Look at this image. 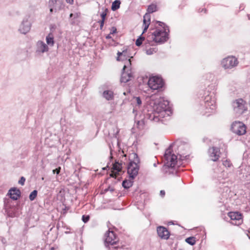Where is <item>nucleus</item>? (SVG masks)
I'll list each match as a JSON object with an SVG mask.
<instances>
[{"label": "nucleus", "instance_id": "49530a36", "mask_svg": "<svg viewBox=\"0 0 250 250\" xmlns=\"http://www.w3.org/2000/svg\"><path fill=\"white\" fill-rule=\"evenodd\" d=\"M111 146H112V147H114L113 145H112Z\"/></svg>", "mask_w": 250, "mask_h": 250}, {"label": "nucleus", "instance_id": "2f4dec72", "mask_svg": "<svg viewBox=\"0 0 250 250\" xmlns=\"http://www.w3.org/2000/svg\"><path fill=\"white\" fill-rule=\"evenodd\" d=\"M107 9H105V10H104V11H103L101 14V17L102 18V20H103V21H104L105 20L106 16L107 15Z\"/></svg>", "mask_w": 250, "mask_h": 250}, {"label": "nucleus", "instance_id": "c85d7f7f", "mask_svg": "<svg viewBox=\"0 0 250 250\" xmlns=\"http://www.w3.org/2000/svg\"><path fill=\"white\" fill-rule=\"evenodd\" d=\"M37 195V191L36 190H33L29 195V199L31 201L34 200Z\"/></svg>", "mask_w": 250, "mask_h": 250}, {"label": "nucleus", "instance_id": "ddd939ff", "mask_svg": "<svg viewBox=\"0 0 250 250\" xmlns=\"http://www.w3.org/2000/svg\"><path fill=\"white\" fill-rule=\"evenodd\" d=\"M31 25L30 17L29 16L25 17L23 18L19 26V31L23 34H26L30 31Z\"/></svg>", "mask_w": 250, "mask_h": 250}, {"label": "nucleus", "instance_id": "7c9ffc66", "mask_svg": "<svg viewBox=\"0 0 250 250\" xmlns=\"http://www.w3.org/2000/svg\"><path fill=\"white\" fill-rule=\"evenodd\" d=\"M223 164L226 167H230L232 165L230 161L228 160H226L225 161H224L223 162Z\"/></svg>", "mask_w": 250, "mask_h": 250}, {"label": "nucleus", "instance_id": "4c0bfd02", "mask_svg": "<svg viewBox=\"0 0 250 250\" xmlns=\"http://www.w3.org/2000/svg\"><path fill=\"white\" fill-rule=\"evenodd\" d=\"M109 147H110V150L111 157H112V155H113V149L111 145H109Z\"/></svg>", "mask_w": 250, "mask_h": 250}, {"label": "nucleus", "instance_id": "09e8293b", "mask_svg": "<svg viewBox=\"0 0 250 250\" xmlns=\"http://www.w3.org/2000/svg\"><path fill=\"white\" fill-rule=\"evenodd\" d=\"M51 250H54V249H53V248H52V249H51Z\"/></svg>", "mask_w": 250, "mask_h": 250}, {"label": "nucleus", "instance_id": "0eeeda50", "mask_svg": "<svg viewBox=\"0 0 250 250\" xmlns=\"http://www.w3.org/2000/svg\"><path fill=\"white\" fill-rule=\"evenodd\" d=\"M221 64L225 69H231L237 66L238 61L235 57L230 56L223 59Z\"/></svg>", "mask_w": 250, "mask_h": 250}, {"label": "nucleus", "instance_id": "4468645a", "mask_svg": "<svg viewBox=\"0 0 250 250\" xmlns=\"http://www.w3.org/2000/svg\"><path fill=\"white\" fill-rule=\"evenodd\" d=\"M228 216L230 218V223L232 225L238 226L243 222L242 215L238 212H230L228 213Z\"/></svg>", "mask_w": 250, "mask_h": 250}, {"label": "nucleus", "instance_id": "a19ab883", "mask_svg": "<svg viewBox=\"0 0 250 250\" xmlns=\"http://www.w3.org/2000/svg\"><path fill=\"white\" fill-rule=\"evenodd\" d=\"M165 194V192L164 190H161L160 191V195L163 197Z\"/></svg>", "mask_w": 250, "mask_h": 250}, {"label": "nucleus", "instance_id": "423d86ee", "mask_svg": "<svg viewBox=\"0 0 250 250\" xmlns=\"http://www.w3.org/2000/svg\"><path fill=\"white\" fill-rule=\"evenodd\" d=\"M233 110L236 115L239 116L247 110L246 103L242 99H238L232 104Z\"/></svg>", "mask_w": 250, "mask_h": 250}, {"label": "nucleus", "instance_id": "f3484780", "mask_svg": "<svg viewBox=\"0 0 250 250\" xmlns=\"http://www.w3.org/2000/svg\"><path fill=\"white\" fill-rule=\"evenodd\" d=\"M131 104L133 106V112L136 114L142 107V100L139 97H134L131 99Z\"/></svg>", "mask_w": 250, "mask_h": 250}, {"label": "nucleus", "instance_id": "72a5a7b5", "mask_svg": "<svg viewBox=\"0 0 250 250\" xmlns=\"http://www.w3.org/2000/svg\"><path fill=\"white\" fill-rule=\"evenodd\" d=\"M89 217L88 216H87L86 217L84 215L83 216V221L84 223L87 222L89 220Z\"/></svg>", "mask_w": 250, "mask_h": 250}, {"label": "nucleus", "instance_id": "bb28decb", "mask_svg": "<svg viewBox=\"0 0 250 250\" xmlns=\"http://www.w3.org/2000/svg\"><path fill=\"white\" fill-rule=\"evenodd\" d=\"M143 34L142 33L140 37L136 41V45L138 46H140L142 44L143 42L145 41V38L142 36Z\"/></svg>", "mask_w": 250, "mask_h": 250}, {"label": "nucleus", "instance_id": "6ab92c4d", "mask_svg": "<svg viewBox=\"0 0 250 250\" xmlns=\"http://www.w3.org/2000/svg\"><path fill=\"white\" fill-rule=\"evenodd\" d=\"M157 233L162 239L167 240L169 237L168 230L165 227L160 226L157 228Z\"/></svg>", "mask_w": 250, "mask_h": 250}, {"label": "nucleus", "instance_id": "20e7f679", "mask_svg": "<svg viewBox=\"0 0 250 250\" xmlns=\"http://www.w3.org/2000/svg\"><path fill=\"white\" fill-rule=\"evenodd\" d=\"M216 109L215 100L214 97L208 95L201 104V110L204 114L209 115L214 112Z\"/></svg>", "mask_w": 250, "mask_h": 250}, {"label": "nucleus", "instance_id": "de8ad7c7", "mask_svg": "<svg viewBox=\"0 0 250 250\" xmlns=\"http://www.w3.org/2000/svg\"><path fill=\"white\" fill-rule=\"evenodd\" d=\"M111 146H112V147H114L113 145H112Z\"/></svg>", "mask_w": 250, "mask_h": 250}, {"label": "nucleus", "instance_id": "f257e3e1", "mask_svg": "<svg viewBox=\"0 0 250 250\" xmlns=\"http://www.w3.org/2000/svg\"><path fill=\"white\" fill-rule=\"evenodd\" d=\"M146 99L148 111L151 112L148 114L150 120L158 122L161 119L169 117L172 114L169 102L162 99L158 94L152 95Z\"/></svg>", "mask_w": 250, "mask_h": 250}, {"label": "nucleus", "instance_id": "37998d69", "mask_svg": "<svg viewBox=\"0 0 250 250\" xmlns=\"http://www.w3.org/2000/svg\"><path fill=\"white\" fill-rule=\"evenodd\" d=\"M119 146V142L117 141V146Z\"/></svg>", "mask_w": 250, "mask_h": 250}, {"label": "nucleus", "instance_id": "a878e982", "mask_svg": "<svg viewBox=\"0 0 250 250\" xmlns=\"http://www.w3.org/2000/svg\"><path fill=\"white\" fill-rule=\"evenodd\" d=\"M186 242L191 246L195 245L196 243L195 238L194 237H189L186 239Z\"/></svg>", "mask_w": 250, "mask_h": 250}, {"label": "nucleus", "instance_id": "2eb2a0df", "mask_svg": "<svg viewBox=\"0 0 250 250\" xmlns=\"http://www.w3.org/2000/svg\"><path fill=\"white\" fill-rule=\"evenodd\" d=\"M49 47L48 45L42 41H39L36 43V52L37 54L41 55L48 52Z\"/></svg>", "mask_w": 250, "mask_h": 250}, {"label": "nucleus", "instance_id": "79ce46f5", "mask_svg": "<svg viewBox=\"0 0 250 250\" xmlns=\"http://www.w3.org/2000/svg\"><path fill=\"white\" fill-rule=\"evenodd\" d=\"M111 38V37H110V35H108V36H106V38H107V39H109V38Z\"/></svg>", "mask_w": 250, "mask_h": 250}, {"label": "nucleus", "instance_id": "f8f14e48", "mask_svg": "<svg viewBox=\"0 0 250 250\" xmlns=\"http://www.w3.org/2000/svg\"><path fill=\"white\" fill-rule=\"evenodd\" d=\"M231 130L235 134L238 135H242L246 132V127L241 122H235L231 125Z\"/></svg>", "mask_w": 250, "mask_h": 250}, {"label": "nucleus", "instance_id": "393cba45", "mask_svg": "<svg viewBox=\"0 0 250 250\" xmlns=\"http://www.w3.org/2000/svg\"><path fill=\"white\" fill-rule=\"evenodd\" d=\"M121 2L119 0H115L114 1L111 6V9L113 11H115L119 8Z\"/></svg>", "mask_w": 250, "mask_h": 250}, {"label": "nucleus", "instance_id": "aec40b11", "mask_svg": "<svg viewBox=\"0 0 250 250\" xmlns=\"http://www.w3.org/2000/svg\"><path fill=\"white\" fill-rule=\"evenodd\" d=\"M112 173L110 174V176L115 178H117L119 172L121 171L122 166L119 163H115L112 167Z\"/></svg>", "mask_w": 250, "mask_h": 250}, {"label": "nucleus", "instance_id": "e433bc0d", "mask_svg": "<svg viewBox=\"0 0 250 250\" xmlns=\"http://www.w3.org/2000/svg\"><path fill=\"white\" fill-rule=\"evenodd\" d=\"M99 22L100 23V29H102L104 25V21H103V20H101L99 21Z\"/></svg>", "mask_w": 250, "mask_h": 250}, {"label": "nucleus", "instance_id": "c9c22d12", "mask_svg": "<svg viewBox=\"0 0 250 250\" xmlns=\"http://www.w3.org/2000/svg\"><path fill=\"white\" fill-rule=\"evenodd\" d=\"M60 169H61V168H60V167H59V168H56V169H54V170H53V172L54 173H56L57 174H58L60 173Z\"/></svg>", "mask_w": 250, "mask_h": 250}, {"label": "nucleus", "instance_id": "c756f323", "mask_svg": "<svg viewBox=\"0 0 250 250\" xmlns=\"http://www.w3.org/2000/svg\"><path fill=\"white\" fill-rule=\"evenodd\" d=\"M56 2V0H50L49 4V6L50 7V12L52 13L53 11L54 7V4Z\"/></svg>", "mask_w": 250, "mask_h": 250}, {"label": "nucleus", "instance_id": "473e14b6", "mask_svg": "<svg viewBox=\"0 0 250 250\" xmlns=\"http://www.w3.org/2000/svg\"><path fill=\"white\" fill-rule=\"evenodd\" d=\"M25 181V179L23 177H21L20 180L19 181V183L21 185H23Z\"/></svg>", "mask_w": 250, "mask_h": 250}, {"label": "nucleus", "instance_id": "f704fd0d", "mask_svg": "<svg viewBox=\"0 0 250 250\" xmlns=\"http://www.w3.org/2000/svg\"><path fill=\"white\" fill-rule=\"evenodd\" d=\"M116 28L115 27H112L111 29H110V34H114L115 33H116Z\"/></svg>", "mask_w": 250, "mask_h": 250}, {"label": "nucleus", "instance_id": "dca6fc26", "mask_svg": "<svg viewBox=\"0 0 250 250\" xmlns=\"http://www.w3.org/2000/svg\"><path fill=\"white\" fill-rule=\"evenodd\" d=\"M220 151L218 148L212 147L208 149V156L213 161H217L220 157Z\"/></svg>", "mask_w": 250, "mask_h": 250}, {"label": "nucleus", "instance_id": "5701e85b", "mask_svg": "<svg viewBox=\"0 0 250 250\" xmlns=\"http://www.w3.org/2000/svg\"><path fill=\"white\" fill-rule=\"evenodd\" d=\"M103 96L108 101L112 100L114 98V93L111 90H105L103 93Z\"/></svg>", "mask_w": 250, "mask_h": 250}, {"label": "nucleus", "instance_id": "9d476101", "mask_svg": "<svg viewBox=\"0 0 250 250\" xmlns=\"http://www.w3.org/2000/svg\"><path fill=\"white\" fill-rule=\"evenodd\" d=\"M147 84L151 89L158 90L163 86L164 82L161 78L154 76L149 79Z\"/></svg>", "mask_w": 250, "mask_h": 250}, {"label": "nucleus", "instance_id": "c03bdc74", "mask_svg": "<svg viewBox=\"0 0 250 250\" xmlns=\"http://www.w3.org/2000/svg\"><path fill=\"white\" fill-rule=\"evenodd\" d=\"M73 16V14H70V17L71 18Z\"/></svg>", "mask_w": 250, "mask_h": 250}, {"label": "nucleus", "instance_id": "a211bd4d", "mask_svg": "<svg viewBox=\"0 0 250 250\" xmlns=\"http://www.w3.org/2000/svg\"><path fill=\"white\" fill-rule=\"evenodd\" d=\"M132 72L131 69V66L129 68L125 69V70L123 69V72L122 74L121 81L122 83H126L129 81L132 77Z\"/></svg>", "mask_w": 250, "mask_h": 250}, {"label": "nucleus", "instance_id": "ea45409f", "mask_svg": "<svg viewBox=\"0 0 250 250\" xmlns=\"http://www.w3.org/2000/svg\"><path fill=\"white\" fill-rule=\"evenodd\" d=\"M246 234L249 237V238L250 239V230H247L246 232Z\"/></svg>", "mask_w": 250, "mask_h": 250}, {"label": "nucleus", "instance_id": "39448f33", "mask_svg": "<svg viewBox=\"0 0 250 250\" xmlns=\"http://www.w3.org/2000/svg\"><path fill=\"white\" fill-rule=\"evenodd\" d=\"M118 242V238L113 231H110L105 234V246L109 248L110 250H120L121 248L118 246H115Z\"/></svg>", "mask_w": 250, "mask_h": 250}, {"label": "nucleus", "instance_id": "6e6552de", "mask_svg": "<svg viewBox=\"0 0 250 250\" xmlns=\"http://www.w3.org/2000/svg\"><path fill=\"white\" fill-rule=\"evenodd\" d=\"M157 10V6L155 4H152L147 8V13H146L144 16L143 20V31L144 34L148 29L150 23V13L155 12Z\"/></svg>", "mask_w": 250, "mask_h": 250}, {"label": "nucleus", "instance_id": "58836bf2", "mask_svg": "<svg viewBox=\"0 0 250 250\" xmlns=\"http://www.w3.org/2000/svg\"><path fill=\"white\" fill-rule=\"evenodd\" d=\"M65 1L67 3L70 4H72L74 3V0H65Z\"/></svg>", "mask_w": 250, "mask_h": 250}, {"label": "nucleus", "instance_id": "f03ea898", "mask_svg": "<svg viewBox=\"0 0 250 250\" xmlns=\"http://www.w3.org/2000/svg\"><path fill=\"white\" fill-rule=\"evenodd\" d=\"M156 23L155 30L152 33V39L155 42L163 43L168 39V29L163 22L157 21Z\"/></svg>", "mask_w": 250, "mask_h": 250}, {"label": "nucleus", "instance_id": "7ed1b4c3", "mask_svg": "<svg viewBox=\"0 0 250 250\" xmlns=\"http://www.w3.org/2000/svg\"><path fill=\"white\" fill-rule=\"evenodd\" d=\"M129 158L130 162L127 167V173L131 178L134 179L138 173L140 160L135 153L130 154Z\"/></svg>", "mask_w": 250, "mask_h": 250}, {"label": "nucleus", "instance_id": "9b49d317", "mask_svg": "<svg viewBox=\"0 0 250 250\" xmlns=\"http://www.w3.org/2000/svg\"><path fill=\"white\" fill-rule=\"evenodd\" d=\"M117 55V60L124 62V70L129 68L131 63L127 50H124L122 52H118Z\"/></svg>", "mask_w": 250, "mask_h": 250}, {"label": "nucleus", "instance_id": "4be33fe9", "mask_svg": "<svg viewBox=\"0 0 250 250\" xmlns=\"http://www.w3.org/2000/svg\"><path fill=\"white\" fill-rule=\"evenodd\" d=\"M9 194L11 199L17 200L20 196V191L18 189H11L9 191Z\"/></svg>", "mask_w": 250, "mask_h": 250}, {"label": "nucleus", "instance_id": "cd10ccee", "mask_svg": "<svg viewBox=\"0 0 250 250\" xmlns=\"http://www.w3.org/2000/svg\"><path fill=\"white\" fill-rule=\"evenodd\" d=\"M122 185L125 188H128L132 186V183L130 181H124L123 182Z\"/></svg>", "mask_w": 250, "mask_h": 250}, {"label": "nucleus", "instance_id": "a18cd8bd", "mask_svg": "<svg viewBox=\"0 0 250 250\" xmlns=\"http://www.w3.org/2000/svg\"><path fill=\"white\" fill-rule=\"evenodd\" d=\"M248 18L249 20H250V15H248Z\"/></svg>", "mask_w": 250, "mask_h": 250}, {"label": "nucleus", "instance_id": "b1692460", "mask_svg": "<svg viewBox=\"0 0 250 250\" xmlns=\"http://www.w3.org/2000/svg\"><path fill=\"white\" fill-rule=\"evenodd\" d=\"M147 42H148L147 43H146V54H147L148 55H151L156 53L157 51V48L156 47H153L152 48L147 49V47H148L149 45L150 44V42H149V41H147Z\"/></svg>", "mask_w": 250, "mask_h": 250}, {"label": "nucleus", "instance_id": "412c9836", "mask_svg": "<svg viewBox=\"0 0 250 250\" xmlns=\"http://www.w3.org/2000/svg\"><path fill=\"white\" fill-rule=\"evenodd\" d=\"M46 42L48 46L52 47L55 43L54 35L52 33H50L46 37Z\"/></svg>", "mask_w": 250, "mask_h": 250}, {"label": "nucleus", "instance_id": "1a4fd4ad", "mask_svg": "<svg viewBox=\"0 0 250 250\" xmlns=\"http://www.w3.org/2000/svg\"><path fill=\"white\" fill-rule=\"evenodd\" d=\"M166 159V166L168 167H174L178 163L177 157L174 154H172L170 148L166 150L165 154Z\"/></svg>", "mask_w": 250, "mask_h": 250}]
</instances>
